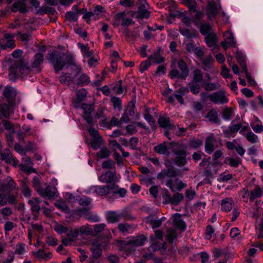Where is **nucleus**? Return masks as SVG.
<instances>
[{
  "label": "nucleus",
  "instance_id": "1",
  "mask_svg": "<svg viewBox=\"0 0 263 263\" xmlns=\"http://www.w3.org/2000/svg\"><path fill=\"white\" fill-rule=\"evenodd\" d=\"M48 60L52 64L56 72L62 69L66 62V57L64 53L53 51L49 54Z\"/></svg>",
  "mask_w": 263,
  "mask_h": 263
},
{
  "label": "nucleus",
  "instance_id": "2",
  "mask_svg": "<svg viewBox=\"0 0 263 263\" xmlns=\"http://www.w3.org/2000/svg\"><path fill=\"white\" fill-rule=\"evenodd\" d=\"M178 66L180 71L176 69L171 70L170 73L171 78L186 79L189 73L186 64L183 60H180L178 62Z\"/></svg>",
  "mask_w": 263,
  "mask_h": 263
},
{
  "label": "nucleus",
  "instance_id": "3",
  "mask_svg": "<svg viewBox=\"0 0 263 263\" xmlns=\"http://www.w3.org/2000/svg\"><path fill=\"white\" fill-rule=\"evenodd\" d=\"M24 64V61L23 60H18L12 64L9 69V78L10 80L14 81L20 76Z\"/></svg>",
  "mask_w": 263,
  "mask_h": 263
},
{
  "label": "nucleus",
  "instance_id": "4",
  "mask_svg": "<svg viewBox=\"0 0 263 263\" xmlns=\"http://www.w3.org/2000/svg\"><path fill=\"white\" fill-rule=\"evenodd\" d=\"M221 7L219 6L218 8L216 4L214 1H209L208 3V6L206 9V14L208 19L210 21H212L213 19L217 18V16L218 14H220V9Z\"/></svg>",
  "mask_w": 263,
  "mask_h": 263
},
{
  "label": "nucleus",
  "instance_id": "5",
  "mask_svg": "<svg viewBox=\"0 0 263 263\" xmlns=\"http://www.w3.org/2000/svg\"><path fill=\"white\" fill-rule=\"evenodd\" d=\"M210 101L215 104H223L228 102L229 99L226 96L225 92L218 91L210 94L208 96Z\"/></svg>",
  "mask_w": 263,
  "mask_h": 263
},
{
  "label": "nucleus",
  "instance_id": "6",
  "mask_svg": "<svg viewBox=\"0 0 263 263\" xmlns=\"http://www.w3.org/2000/svg\"><path fill=\"white\" fill-rule=\"evenodd\" d=\"M16 189V184L11 177H8L5 181L0 183V192L9 193Z\"/></svg>",
  "mask_w": 263,
  "mask_h": 263
},
{
  "label": "nucleus",
  "instance_id": "7",
  "mask_svg": "<svg viewBox=\"0 0 263 263\" xmlns=\"http://www.w3.org/2000/svg\"><path fill=\"white\" fill-rule=\"evenodd\" d=\"M17 95L16 89L9 86H6L3 90V95L6 99L7 102L9 104H13L15 100Z\"/></svg>",
  "mask_w": 263,
  "mask_h": 263
},
{
  "label": "nucleus",
  "instance_id": "8",
  "mask_svg": "<svg viewBox=\"0 0 263 263\" xmlns=\"http://www.w3.org/2000/svg\"><path fill=\"white\" fill-rule=\"evenodd\" d=\"M81 108L83 110L84 119L89 125H93V118L91 116V112L93 110V106L86 103H82Z\"/></svg>",
  "mask_w": 263,
  "mask_h": 263
},
{
  "label": "nucleus",
  "instance_id": "9",
  "mask_svg": "<svg viewBox=\"0 0 263 263\" xmlns=\"http://www.w3.org/2000/svg\"><path fill=\"white\" fill-rule=\"evenodd\" d=\"M174 153L177 155L175 159V164L178 166L184 165L186 163V153L184 149H175Z\"/></svg>",
  "mask_w": 263,
  "mask_h": 263
},
{
  "label": "nucleus",
  "instance_id": "10",
  "mask_svg": "<svg viewBox=\"0 0 263 263\" xmlns=\"http://www.w3.org/2000/svg\"><path fill=\"white\" fill-rule=\"evenodd\" d=\"M79 235V234L77 229L71 230L67 233L66 236L62 238V243L64 245L67 246L69 245L72 242H73L74 240H76Z\"/></svg>",
  "mask_w": 263,
  "mask_h": 263
},
{
  "label": "nucleus",
  "instance_id": "11",
  "mask_svg": "<svg viewBox=\"0 0 263 263\" xmlns=\"http://www.w3.org/2000/svg\"><path fill=\"white\" fill-rule=\"evenodd\" d=\"M0 156L1 159L6 163L12 164L14 166H16L18 165V161L12 157L9 149H6L4 151L0 149Z\"/></svg>",
  "mask_w": 263,
  "mask_h": 263
},
{
  "label": "nucleus",
  "instance_id": "12",
  "mask_svg": "<svg viewBox=\"0 0 263 263\" xmlns=\"http://www.w3.org/2000/svg\"><path fill=\"white\" fill-rule=\"evenodd\" d=\"M163 198L167 203H171L177 205L183 200V196L181 193H177L174 194L173 197H171L168 191L166 190Z\"/></svg>",
  "mask_w": 263,
  "mask_h": 263
},
{
  "label": "nucleus",
  "instance_id": "13",
  "mask_svg": "<svg viewBox=\"0 0 263 263\" xmlns=\"http://www.w3.org/2000/svg\"><path fill=\"white\" fill-rule=\"evenodd\" d=\"M37 192L42 196L51 199L56 195L57 189L54 187L49 185L45 189L41 188L38 189Z\"/></svg>",
  "mask_w": 263,
  "mask_h": 263
},
{
  "label": "nucleus",
  "instance_id": "14",
  "mask_svg": "<svg viewBox=\"0 0 263 263\" xmlns=\"http://www.w3.org/2000/svg\"><path fill=\"white\" fill-rule=\"evenodd\" d=\"M12 104L0 103V120L2 117L5 118H9L10 115L13 113L11 108Z\"/></svg>",
  "mask_w": 263,
  "mask_h": 263
},
{
  "label": "nucleus",
  "instance_id": "15",
  "mask_svg": "<svg viewBox=\"0 0 263 263\" xmlns=\"http://www.w3.org/2000/svg\"><path fill=\"white\" fill-rule=\"evenodd\" d=\"M32 165V162L31 159L29 157L25 156L23 157L22 162L19 164V167L24 172L30 173L33 170L31 167Z\"/></svg>",
  "mask_w": 263,
  "mask_h": 263
},
{
  "label": "nucleus",
  "instance_id": "16",
  "mask_svg": "<svg viewBox=\"0 0 263 263\" xmlns=\"http://www.w3.org/2000/svg\"><path fill=\"white\" fill-rule=\"evenodd\" d=\"M216 142V139L214 137L213 134H211L205 139V151L209 154H211L214 149V144Z\"/></svg>",
  "mask_w": 263,
  "mask_h": 263
},
{
  "label": "nucleus",
  "instance_id": "17",
  "mask_svg": "<svg viewBox=\"0 0 263 263\" xmlns=\"http://www.w3.org/2000/svg\"><path fill=\"white\" fill-rule=\"evenodd\" d=\"M144 3L141 6L139 7L137 17L139 18H147L149 17L150 13L147 10L148 4L145 0H142Z\"/></svg>",
  "mask_w": 263,
  "mask_h": 263
},
{
  "label": "nucleus",
  "instance_id": "18",
  "mask_svg": "<svg viewBox=\"0 0 263 263\" xmlns=\"http://www.w3.org/2000/svg\"><path fill=\"white\" fill-rule=\"evenodd\" d=\"M241 127L240 124H234L230 126L228 129L224 130L223 134L224 136L227 138L234 137L236 133L239 130Z\"/></svg>",
  "mask_w": 263,
  "mask_h": 263
},
{
  "label": "nucleus",
  "instance_id": "19",
  "mask_svg": "<svg viewBox=\"0 0 263 263\" xmlns=\"http://www.w3.org/2000/svg\"><path fill=\"white\" fill-rule=\"evenodd\" d=\"M106 220L109 223H114L120 220V214L115 211H109L106 212Z\"/></svg>",
  "mask_w": 263,
  "mask_h": 263
},
{
  "label": "nucleus",
  "instance_id": "20",
  "mask_svg": "<svg viewBox=\"0 0 263 263\" xmlns=\"http://www.w3.org/2000/svg\"><path fill=\"white\" fill-rule=\"evenodd\" d=\"M234 204V201L232 198L227 197L221 201V210L222 211L230 212Z\"/></svg>",
  "mask_w": 263,
  "mask_h": 263
},
{
  "label": "nucleus",
  "instance_id": "21",
  "mask_svg": "<svg viewBox=\"0 0 263 263\" xmlns=\"http://www.w3.org/2000/svg\"><path fill=\"white\" fill-rule=\"evenodd\" d=\"M177 175V173L175 169L172 167L163 170L158 174L157 178L159 179L162 180L165 178L174 177Z\"/></svg>",
  "mask_w": 263,
  "mask_h": 263
},
{
  "label": "nucleus",
  "instance_id": "22",
  "mask_svg": "<svg viewBox=\"0 0 263 263\" xmlns=\"http://www.w3.org/2000/svg\"><path fill=\"white\" fill-rule=\"evenodd\" d=\"M173 218L174 226L182 231H184L186 226L183 220L181 219V214L176 213L173 216Z\"/></svg>",
  "mask_w": 263,
  "mask_h": 263
},
{
  "label": "nucleus",
  "instance_id": "23",
  "mask_svg": "<svg viewBox=\"0 0 263 263\" xmlns=\"http://www.w3.org/2000/svg\"><path fill=\"white\" fill-rule=\"evenodd\" d=\"M189 92V89L186 87H181L174 92V96L177 101L181 104H184L183 96Z\"/></svg>",
  "mask_w": 263,
  "mask_h": 263
},
{
  "label": "nucleus",
  "instance_id": "24",
  "mask_svg": "<svg viewBox=\"0 0 263 263\" xmlns=\"http://www.w3.org/2000/svg\"><path fill=\"white\" fill-rule=\"evenodd\" d=\"M116 178L114 173L107 171L99 177V180L103 183H111L115 180Z\"/></svg>",
  "mask_w": 263,
  "mask_h": 263
},
{
  "label": "nucleus",
  "instance_id": "25",
  "mask_svg": "<svg viewBox=\"0 0 263 263\" xmlns=\"http://www.w3.org/2000/svg\"><path fill=\"white\" fill-rule=\"evenodd\" d=\"M159 126L163 128L171 129L173 125L171 123L170 119L168 117H160L158 120Z\"/></svg>",
  "mask_w": 263,
  "mask_h": 263
},
{
  "label": "nucleus",
  "instance_id": "26",
  "mask_svg": "<svg viewBox=\"0 0 263 263\" xmlns=\"http://www.w3.org/2000/svg\"><path fill=\"white\" fill-rule=\"evenodd\" d=\"M32 254L37 258L44 260L50 259L52 256L51 252L44 253L43 249H40L36 252H32Z\"/></svg>",
  "mask_w": 263,
  "mask_h": 263
},
{
  "label": "nucleus",
  "instance_id": "27",
  "mask_svg": "<svg viewBox=\"0 0 263 263\" xmlns=\"http://www.w3.org/2000/svg\"><path fill=\"white\" fill-rule=\"evenodd\" d=\"M263 195L262 190L258 185L250 193V200L253 202L255 199L261 197Z\"/></svg>",
  "mask_w": 263,
  "mask_h": 263
},
{
  "label": "nucleus",
  "instance_id": "28",
  "mask_svg": "<svg viewBox=\"0 0 263 263\" xmlns=\"http://www.w3.org/2000/svg\"><path fill=\"white\" fill-rule=\"evenodd\" d=\"M200 33L203 35H207L214 32L212 26L209 23H201L199 26Z\"/></svg>",
  "mask_w": 263,
  "mask_h": 263
},
{
  "label": "nucleus",
  "instance_id": "29",
  "mask_svg": "<svg viewBox=\"0 0 263 263\" xmlns=\"http://www.w3.org/2000/svg\"><path fill=\"white\" fill-rule=\"evenodd\" d=\"M41 200L38 198H33L28 201L31 206V211L34 213H37L40 210V203Z\"/></svg>",
  "mask_w": 263,
  "mask_h": 263
},
{
  "label": "nucleus",
  "instance_id": "30",
  "mask_svg": "<svg viewBox=\"0 0 263 263\" xmlns=\"http://www.w3.org/2000/svg\"><path fill=\"white\" fill-rule=\"evenodd\" d=\"M12 11L16 12L19 11L20 12L24 13L26 11V5L24 0H21L16 2L12 5Z\"/></svg>",
  "mask_w": 263,
  "mask_h": 263
},
{
  "label": "nucleus",
  "instance_id": "31",
  "mask_svg": "<svg viewBox=\"0 0 263 263\" xmlns=\"http://www.w3.org/2000/svg\"><path fill=\"white\" fill-rule=\"evenodd\" d=\"M77 229L78 230L79 235L81 236L90 235L93 233V229L89 224H85Z\"/></svg>",
  "mask_w": 263,
  "mask_h": 263
},
{
  "label": "nucleus",
  "instance_id": "32",
  "mask_svg": "<svg viewBox=\"0 0 263 263\" xmlns=\"http://www.w3.org/2000/svg\"><path fill=\"white\" fill-rule=\"evenodd\" d=\"M145 239L146 238L144 236H138L127 241V243L134 246H141L143 245Z\"/></svg>",
  "mask_w": 263,
  "mask_h": 263
},
{
  "label": "nucleus",
  "instance_id": "33",
  "mask_svg": "<svg viewBox=\"0 0 263 263\" xmlns=\"http://www.w3.org/2000/svg\"><path fill=\"white\" fill-rule=\"evenodd\" d=\"M29 183L26 179L21 181V189L23 195L26 197H29L31 195V190L29 187Z\"/></svg>",
  "mask_w": 263,
  "mask_h": 263
},
{
  "label": "nucleus",
  "instance_id": "34",
  "mask_svg": "<svg viewBox=\"0 0 263 263\" xmlns=\"http://www.w3.org/2000/svg\"><path fill=\"white\" fill-rule=\"evenodd\" d=\"M205 117L210 122L218 123L219 122L218 113L215 109L210 110L206 114Z\"/></svg>",
  "mask_w": 263,
  "mask_h": 263
},
{
  "label": "nucleus",
  "instance_id": "35",
  "mask_svg": "<svg viewBox=\"0 0 263 263\" xmlns=\"http://www.w3.org/2000/svg\"><path fill=\"white\" fill-rule=\"evenodd\" d=\"M236 58L242 70L246 71L247 67L245 61V57L243 53L239 51H237L236 52Z\"/></svg>",
  "mask_w": 263,
  "mask_h": 263
},
{
  "label": "nucleus",
  "instance_id": "36",
  "mask_svg": "<svg viewBox=\"0 0 263 263\" xmlns=\"http://www.w3.org/2000/svg\"><path fill=\"white\" fill-rule=\"evenodd\" d=\"M180 32L183 36L189 38L195 37L197 35V31L194 29L190 30L187 28H180Z\"/></svg>",
  "mask_w": 263,
  "mask_h": 263
},
{
  "label": "nucleus",
  "instance_id": "37",
  "mask_svg": "<svg viewBox=\"0 0 263 263\" xmlns=\"http://www.w3.org/2000/svg\"><path fill=\"white\" fill-rule=\"evenodd\" d=\"M205 40L207 45L210 47H214L216 44V35L214 32L210 33L205 36Z\"/></svg>",
  "mask_w": 263,
  "mask_h": 263
},
{
  "label": "nucleus",
  "instance_id": "38",
  "mask_svg": "<svg viewBox=\"0 0 263 263\" xmlns=\"http://www.w3.org/2000/svg\"><path fill=\"white\" fill-rule=\"evenodd\" d=\"M223 37L224 41L229 43V46L233 47L236 46V42L234 41L233 35L230 30H227L223 33Z\"/></svg>",
  "mask_w": 263,
  "mask_h": 263
},
{
  "label": "nucleus",
  "instance_id": "39",
  "mask_svg": "<svg viewBox=\"0 0 263 263\" xmlns=\"http://www.w3.org/2000/svg\"><path fill=\"white\" fill-rule=\"evenodd\" d=\"M195 12H196L195 14L192 16V20L194 25L198 27L202 23L201 20L204 14L203 12L200 11L196 10Z\"/></svg>",
  "mask_w": 263,
  "mask_h": 263
},
{
  "label": "nucleus",
  "instance_id": "40",
  "mask_svg": "<svg viewBox=\"0 0 263 263\" xmlns=\"http://www.w3.org/2000/svg\"><path fill=\"white\" fill-rule=\"evenodd\" d=\"M109 191L108 185L95 186V192L100 196H109Z\"/></svg>",
  "mask_w": 263,
  "mask_h": 263
},
{
  "label": "nucleus",
  "instance_id": "41",
  "mask_svg": "<svg viewBox=\"0 0 263 263\" xmlns=\"http://www.w3.org/2000/svg\"><path fill=\"white\" fill-rule=\"evenodd\" d=\"M90 81L89 77L86 74L83 73L76 80V84L78 86H82L88 85Z\"/></svg>",
  "mask_w": 263,
  "mask_h": 263
},
{
  "label": "nucleus",
  "instance_id": "42",
  "mask_svg": "<svg viewBox=\"0 0 263 263\" xmlns=\"http://www.w3.org/2000/svg\"><path fill=\"white\" fill-rule=\"evenodd\" d=\"M59 80L61 83L70 85L73 83V78L71 74L67 73H63L59 77Z\"/></svg>",
  "mask_w": 263,
  "mask_h": 263
},
{
  "label": "nucleus",
  "instance_id": "43",
  "mask_svg": "<svg viewBox=\"0 0 263 263\" xmlns=\"http://www.w3.org/2000/svg\"><path fill=\"white\" fill-rule=\"evenodd\" d=\"M213 62L214 60L211 55H209L207 57H204L202 59V63L204 66L203 69L205 71H207L209 69L211 68Z\"/></svg>",
  "mask_w": 263,
  "mask_h": 263
},
{
  "label": "nucleus",
  "instance_id": "44",
  "mask_svg": "<svg viewBox=\"0 0 263 263\" xmlns=\"http://www.w3.org/2000/svg\"><path fill=\"white\" fill-rule=\"evenodd\" d=\"M44 61V55L41 53H36L34 57L33 61L31 64L33 68L39 67Z\"/></svg>",
  "mask_w": 263,
  "mask_h": 263
},
{
  "label": "nucleus",
  "instance_id": "45",
  "mask_svg": "<svg viewBox=\"0 0 263 263\" xmlns=\"http://www.w3.org/2000/svg\"><path fill=\"white\" fill-rule=\"evenodd\" d=\"M154 149L155 152L160 155H165L168 154V148L165 143L157 145L154 147Z\"/></svg>",
  "mask_w": 263,
  "mask_h": 263
},
{
  "label": "nucleus",
  "instance_id": "46",
  "mask_svg": "<svg viewBox=\"0 0 263 263\" xmlns=\"http://www.w3.org/2000/svg\"><path fill=\"white\" fill-rule=\"evenodd\" d=\"M148 60L155 64H160L164 62V59L161 57L159 52L154 53L148 57Z\"/></svg>",
  "mask_w": 263,
  "mask_h": 263
},
{
  "label": "nucleus",
  "instance_id": "47",
  "mask_svg": "<svg viewBox=\"0 0 263 263\" xmlns=\"http://www.w3.org/2000/svg\"><path fill=\"white\" fill-rule=\"evenodd\" d=\"M244 137L248 142L252 144L256 143L258 142V136L251 131L247 132Z\"/></svg>",
  "mask_w": 263,
  "mask_h": 263
},
{
  "label": "nucleus",
  "instance_id": "48",
  "mask_svg": "<svg viewBox=\"0 0 263 263\" xmlns=\"http://www.w3.org/2000/svg\"><path fill=\"white\" fill-rule=\"evenodd\" d=\"M203 80V73L201 70L195 69L193 71V78L192 81L196 82H201Z\"/></svg>",
  "mask_w": 263,
  "mask_h": 263
},
{
  "label": "nucleus",
  "instance_id": "49",
  "mask_svg": "<svg viewBox=\"0 0 263 263\" xmlns=\"http://www.w3.org/2000/svg\"><path fill=\"white\" fill-rule=\"evenodd\" d=\"M110 152L106 147H104L97 153V157L99 159H104L110 156Z\"/></svg>",
  "mask_w": 263,
  "mask_h": 263
},
{
  "label": "nucleus",
  "instance_id": "50",
  "mask_svg": "<svg viewBox=\"0 0 263 263\" xmlns=\"http://www.w3.org/2000/svg\"><path fill=\"white\" fill-rule=\"evenodd\" d=\"M118 228L122 233H126L132 230V227L127 223H120L118 224Z\"/></svg>",
  "mask_w": 263,
  "mask_h": 263
},
{
  "label": "nucleus",
  "instance_id": "51",
  "mask_svg": "<svg viewBox=\"0 0 263 263\" xmlns=\"http://www.w3.org/2000/svg\"><path fill=\"white\" fill-rule=\"evenodd\" d=\"M111 102L115 109L121 110L122 109V101L119 98L113 97L111 98Z\"/></svg>",
  "mask_w": 263,
  "mask_h": 263
},
{
  "label": "nucleus",
  "instance_id": "52",
  "mask_svg": "<svg viewBox=\"0 0 263 263\" xmlns=\"http://www.w3.org/2000/svg\"><path fill=\"white\" fill-rule=\"evenodd\" d=\"M166 237L168 242H172L177 237L176 231L173 228L168 229L166 232Z\"/></svg>",
  "mask_w": 263,
  "mask_h": 263
},
{
  "label": "nucleus",
  "instance_id": "53",
  "mask_svg": "<svg viewBox=\"0 0 263 263\" xmlns=\"http://www.w3.org/2000/svg\"><path fill=\"white\" fill-rule=\"evenodd\" d=\"M120 214V220L123 219L126 221H129L134 219L131 213L127 210H123Z\"/></svg>",
  "mask_w": 263,
  "mask_h": 263
},
{
  "label": "nucleus",
  "instance_id": "54",
  "mask_svg": "<svg viewBox=\"0 0 263 263\" xmlns=\"http://www.w3.org/2000/svg\"><path fill=\"white\" fill-rule=\"evenodd\" d=\"M54 230L57 233L59 234L66 233L68 231V229L67 227L58 223H55L54 227Z\"/></svg>",
  "mask_w": 263,
  "mask_h": 263
},
{
  "label": "nucleus",
  "instance_id": "55",
  "mask_svg": "<svg viewBox=\"0 0 263 263\" xmlns=\"http://www.w3.org/2000/svg\"><path fill=\"white\" fill-rule=\"evenodd\" d=\"M200 87L199 82L191 81L190 83L191 91L194 95H197L200 92Z\"/></svg>",
  "mask_w": 263,
  "mask_h": 263
},
{
  "label": "nucleus",
  "instance_id": "56",
  "mask_svg": "<svg viewBox=\"0 0 263 263\" xmlns=\"http://www.w3.org/2000/svg\"><path fill=\"white\" fill-rule=\"evenodd\" d=\"M135 103L130 101L127 105L124 111L126 112L130 117L134 116L135 115Z\"/></svg>",
  "mask_w": 263,
  "mask_h": 263
},
{
  "label": "nucleus",
  "instance_id": "57",
  "mask_svg": "<svg viewBox=\"0 0 263 263\" xmlns=\"http://www.w3.org/2000/svg\"><path fill=\"white\" fill-rule=\"evenodd\" d=\"M185 4L189 7L190 11L195 12L197 6L195 0H184Z\"/></svg>",
  "mask_w": 263,
  "mask_h": 263
},
{
  "label": "nucleus",
  "instance_id": "58",
  "mask_svg": "<svg viewBox=\"0 0 263 263\" xmlns=\"http://www.w3.org/2000/svg\"><path fill=\"white\" fill-rule=\"evenodd\" d=\"M233 111L232 108L230 107H226L222 112V117L227 120L231 119L233 115Z\"/></svg>",
  "mask_w": 263,
  "mask_h": 263
},
{
  "label": "nucleus",
  "instance_id": "59",
  "mask_svg": "<svg viewBox=\"0 0 263 263\" xmlns=\"http://www.w3.org/2000/svg\"><path fill=\"white\" fill-rule=\"evenodd\" d=\"M55 206L60 210L63 212H68L69 209L65 201H58L55 203Z\"/></svg>",
  "mask_w": 263,
  "mask_h": 263
},
{
  "label": "nucleus",
  "instance_id": "60",
  "mask_svg": "<svg viewBox=\"0 0 263 263\" xmlns=\"http://www.w3.org/2000/svg\"><path fill=\"white\" fill-rule=\"evenodd\" d=\"M229 162L230 165L234 167H237L238 166V165L241 163V159L238 157H235V158H229Z\"/></svg>",
  "mask_w": 263,
  "mask_h": 263
},
{
  "label": "nucleus",
  "instance_id": "61",
  "mask_svg": "<svg viewBox=\"0 0 263 263\" xmlns=\"http://www.w3.org/2000/svg\"><path fill=\"white\" fill-rule=\"evenodd\" d=\"M151 64L150 60L148 59L142 62L139 66V71L141 73L143 72L149 67Z\"/></svg>",
  "mask_w": 263,
  "mask_h": 263
},
{
  "label": "nucleus",
  "instance_id": "62",
  "mask_svg": "<svg viewBox=\"0 0 263 263\" xmlns=\"http://www.w3.org/2000/svg\"><path fill=\"white\" fill-rule=\"evenodd\" d=\"M88 132L89 135L94 139L99 140L101 138L98 131L95 127L91 126L89 128Z\"/></svg>",
  "mask_w": 263,
  "mask_h": 263
},
{
  "label": "nucleus",
  "instance_id": "63",
  "mask_svg": "<svg viewBox=\"0 0 263 263\" xmlns=\"http://www.w3.org/2000/svg\"><path fill=\"white\" fill-rule=\"evenodd\" d=\"M104 8L100 5L95 6L93 11L95 14V20H98L100 18V15L104 11Z\"/></svg>",
  "mask_w": 263,
  "mask_h": 263
},
{
  "label": "nucleus",
  "instance_id": "64",
  "mask_svg": "<svg viewBox=\"0 0 263 263\" xmlns=\"http://www.w3.org/2000/svg\"><path fill=\"white\" fill-rule=\"evenodd\" d=\"M240 193L243 201L245 202H248V200H250V193H249L248 189L247 187L243 188Z\"/></svg>",
  "mask_w": 263,
  "mask_h": 263
}]
</instances>
